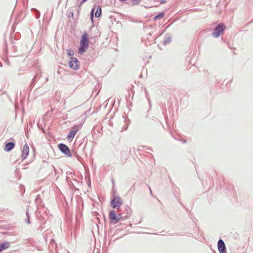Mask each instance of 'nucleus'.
Returning a JSON list of instances; mask_svg holds the SVG:
<instances>
[{
    "label": "nucleus",
    "instance_id": "obj_4",
    "mask_svg": "<svg viewBox=\"0 0 253 253\" xmlns=\"http://www.w3.org/2000/svg\"><path fill=\"white\" fill-rule=\"evenodd\" d=\"M69 67L74 70L79 69V62L78 59L74 57H71L69 62Z\"/></svg>",
    "mask_w": 253,
    "mask_h": 253
},
{
    "label": "nucleus",
    "instance_id": "obj_20",
    "mask_svg": "<svg viewBox=\"0 0 253 253\" xmlns=\"http://www.w3.org/2000/svg\"><path fill=\"white\" fill-rule=\"evenodd\" d=\"M166 0H161L160 2L161 4L164 3Z\"/></svg>",
    "mask_w": 253,
    "mask_h": 253
},
{
    "label": "nucleus",
    "instance_id": "obj_15",
    "mask_svg": "<svg viewBox=\"0 0 253 253\" xmlns=\"http://www.w3.org/2000/svg\"><path fill=\"white\" fill-rule=\"evenodd\" d=\"M141 0H132V2L133 5L138 4Z\"/></svg>",
    "mask_w": 253,
    "mask_h": 253
},
{
    "label": "nucleus",
    "instance_id": "obj_8",
    "mask_svg": "<svg viewBox=\"0 0 253 253\" xmlns=\"http://www.w3.org/2000/svg\"><path fill=\"white\" fill-rule=\"evenodd\" d=\"M29 148L27 144H25L23 148L22 153L21 155L22 160H25L29 155Z\"/></svg>",
    "mask_w": 253,
    "mask_h": 253
},
{
    "label": "nucleus",
    "instance_id": "obj_5",
    "mask_svg": "<svg viewBox=\"0 0 253 253\" xmlns=\"http://www.w3.org/2000/svg\"><path fill=\"white\" fill-rule=\"evenodd\" d=\"M122 204V201L120 197L116 196L115 197L111 202V205L113 208H118Z\"/></svg>",
    "mask_w": 253,
    "mask_h": 253
},
{
    "label": "nucleus",
    "instance_id": "obj_3",
    "mask_svg": "<svg viewBox=\"0 0 253 253\" xmlns=\"http://www.w3.org/2000/svg\"><path fill=\"white\" fill-rule=\"evenodd\" d=\"M225 26L222 23L219 24L214 29L212 35L214 38H217L223 34Z\"/></svg>",
    "mask_w": 253,
    "mask_h": 253
},
{
    "label": "nucleus",
    "instance_id": "obj_11",
    "mask_svg": "<svg viewBox=\"0 0 253 253\" xmlns=\"http://www.w3.org/2000/svg\"><path fill=\"white\" fill-rule=\"evenodd\" d=\"M10 247V244L8 242H5L0 244V253L4 250Z\"/></svg>",
    "mask_w": 253,
    "mask_h": 253
},
{
    "label": "nucleus",
    "instance_id": "obj_16",
    "mask_svg": "<svg viewBox=\"0 0 253 253\" xmlns=\"http://www.w3.org/2000/svg\"><path fill=\"white\" fill-rule=\"evenodd\" d=\"M87 0H82L79 2V6L80 8L81 6Z\"/></svg>",
    "mask_w": 253,
    "mask_h": 253
},
{
    "label": "nucleus",
    "instance_id": "obj_12",
    "mask_svg": "<svg viewBox=\"0 0 253 253\" xmlns=\"http://www.w3.org/2000/svg\"><path fill=\"white\" fill-rule=\"evenodd\" d=\"M101 13V9L99 6H98L95 13V16L96 17H99L100 16Z\"/></svg>",
    "mask_w": 253,
    "mask_h": 253
},
{
    "label": "nucleus",
    "instance_id": "obj_14",
    "mask_svg": "<svg viewBox=\"0 0 253 253\" xmlns=\"http://www.w3.org/2000/svg\"><path fill=\"white\" fill-rule=\"evenodd\" d=\"M67 54L69 56H73L74 54V52L73 50H68Z\"/></svg>",
    "mask_w": 253,
    "mask_h": 253
},
{
    "label": "nucleus",
    "instance_id": "obj_2",
    "mask_svg": "<svg viewBox=\"0 0 253 253\" xmlns=\"http://www.w3.org/2000/svg\"><path fill=\"white\" fill-rule=\"evenodd\" d=\"M81 126L79 125H75L71 128V130L67 136V139L71 141L73 138L75 137L76 133L81 128Z\"/></svg>",
    "mask_w": 253,
    "mask_h": 253
},
{
    "label": "nucleus",
    "instance_id": "obj_17",
    "mask_svg": "<svg viewBox=\"0 0 253 253\" xmlns=\"http://www.w3.org/2000/svg\"><path fill=\"white\" fill-rule=\"evenodd\" d=\"M87 0H82L79 2V6L80 8L81 6Z\"/></svg>",
    "mask_w": 253,
    "mask_h": 253
},
{
    "label": "nucleus",
    "instance_id": "obj_13",
    "mask_svg": "<svg viewBox=\"0 0 253 253\" xmlns=\"http://www.w3.org/2000/svg\"><path fill=\"white\" fill-rule=\"evenodd\" d=\"M164 14L163 13H162L158 15H157L155 17V19H160V18H162L164 17Z\"/></svg>",
    "mask_w": 253,
    "mask_h": 253
},
{
    "label": "nucleus",
    "instance_id": "obj_10",
    "mask_svg": "<svg viewBox=\"0 0 253 253\" xmlns=\"http://www.w3.org/2000/svg\"><path fill=\"white\" fill-rule=\"evenodd\" d=\"M15 146V144L13 142H9L6 144L4 147V150L6 151H9L12 150Z\"/></svg>",
    "mask_w": 253,
    "mask_h": 253
},
{
    "label": "nucleus",
    "instance_id": "obj_1",
    "mask_svg": "<svg viewBox=\"0 0 253 253\" xmlns=\"http://www.w3.org/2000/svg\"><path fill=\"white\" fill-rule=\"evenodd\" d=\"M88 35L86 33H84L82 36L80 41V45L78 50L80 54H82L88 48Z\"/></svg>",
    "mask_w": 253,
    "mask_h": 253
},
{
    "label": "nucleus",
    "instance_id": "obj_6",
    "mask_svg": "<svg viewBox=\"0 0 253 253\" xmlns=\"http://www.w3.org/2000/svg\"><path fill=\"white\" fill-rule=\"evenodd\" d=\"M60 150L64 153L68 157H71L72 154L69 148L65 144H60L58 145Z\"/></svg>",
    "mask_w": 253,
    "mask_h": 253
},
{
    "label": "nucleus",
    "instance_id": "obj_9",
    "mask_svg": "<svg viewBox=\"0 0 253 253\" xmlns=\"http://www.w3.org/2000/svg\"><path fill=\"white\" fill-rule=\"evenodd\" d=\"M218 249L219 252L221 253L224 252L225 250V246L224 242L222 240H219L218 242Z\"/></svg>",
    "mask_w": 253,
    "mask_h": 253
},
{
    "label": "nucleus",
    "instance_id": "obj_7",
    "mask_svg": "<svg viewBox=\"0 0 253 253\" xmlns=\"http://www.w3.org/2000/svg\"><path fill=\"white\" fill-rule=\"evenodd\" d=\"M109 219L112 222L117 223L121 218L120 215H117L114 211H112L109 213Z\"/></svg>",
    "mask_w": 253,
    "mask_h": 253
},
{
    "label": "nucleus",
    "instance_id": "obj_18",
    "mask_svg": "<svg viewBox=\"0 0 253 253\" xmlns=\"http://www.w3.org/2000/svg\"><path fill=\"white\" fill-rule=\"evenodd\" d=\"M87 0H82L79 2V6L80 8L81 6Z\"/></svg>",
    "mask_w": 253,
    "mask_h": 253
},
{
    "label": "nucleus",
    "instance_id": "obj_19",
    "mask_svg": "<svg viewBox=\"0 0 253 253\" xmlns=\"http://www.w3.org/2000/svg\"><path fill=\"white\" fill-rule=\"evenodd\" d=\"M94 11V9H93L91 11V18H93V13Z\"/></svg>",
    "mask_w": 253,
    "mask_h": 253
}]
</instances>
